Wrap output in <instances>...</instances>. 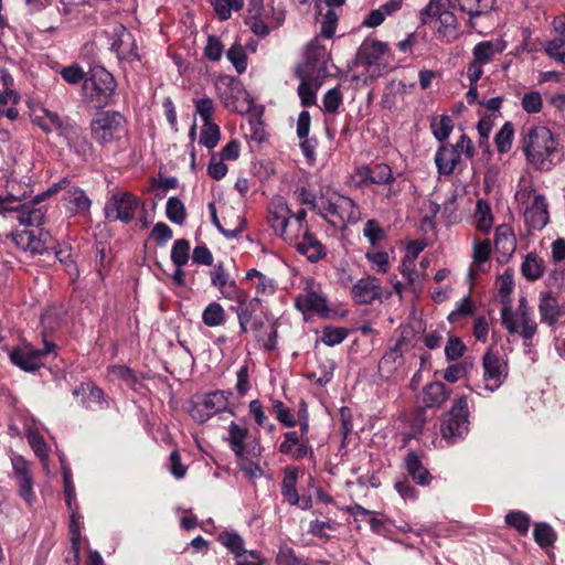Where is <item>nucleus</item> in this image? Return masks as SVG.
<instances>
[{
  "label": "nucleus",
  "instance_id": "1",
  "mask_svg": "<svg viewBox=\"0 0 565 565\" xmlns=\"http://www.w3.org/2000/svg\"><path fill=\"white\" fill-rule=\"evenodd\" d=\"M558 146V139L545 126L531 125L521 131V150L534 170L551 171L557 163Z\"/></svg>",
  "mask_w": 565,
  "mask_h": 565
},
{
  "label": "nucleus",
  "instance_id": "2",
  "mask_svg": "<svg viewBox=\"0 0 565 565\" xmlns=\"http://www.w3.org/2000/svg\"><path fill=\"white\" fill-rule=\"evenodd\" d=\"M285 21V10L274 0H248L244 23L258 38L267 36Z\"/></svg>",
  "mask_w": 565,
  "mask_h": 565
},
{
  "label": "nucleus",
  "instance_id": "3",
  "mask_svg": "<svg viewBox=\"0 0 565 565\" xmlns=\"http://www.w3.org/2000/svg\"><path fill=\"white\" fill-rule=\"evenodd\" d=\"M319 215L333 226H344L358 223L361 210L351 198L328 191L320 195Z\"/></svg>",
  "mask_w": 565,
  "mask_h": 565
},
{
  "label": "nucleus",
  "instance_id": "4",
  "mask_svg": "<svg viewBox=\"0 0 565 565\" xmlns=\"http://www.w3.org/2000/svg\"><path fill=\"white\" fill-rule=\"evenodd\" d=\"M501 322L510 334H520L525 347L532 345V340L537 332V323L532 317L527 300L522 297L513 309L510 305L501 308Z\"/></svg>",
  "mask_w": 565,
  "mask_h": 565
},
{
  "label": "nucleus",
  "instance_id": "5",
  "mask_svg": "<svg viewBox=\"0 0 565 565\" xmlns=\"http://www.w3.org/2000/svg\"><path fill=\"white\" fill-rule=\"evenodd\" d=\"M524 221L532 230H542L550 221L548 204L544 194L539 193L533 185H520L515 193Z\"/></svg>",
  "mask_w": 565,
  "mask_h": 565
},
{
  "label": "nucleus",
  "instance_id": "6",
  "mask_svg": "<svg viewBox=\"0 0 565 565\" xmlns=\"http://www.w3.org/2000/svg\"><path fill=\"white\" fill-rule=\"evenodd\" d=\"M268 221L273 231L290 245L309 232L308 226L300 223L295 225L291 210L281 198H275L269 202Z\"/></svg>",
  "mask_w": 565,
  "mask_h": 565
},
{
  "label": "nucleus",
  "instance_id": "7",
  "mask_svg": "<svg viewBox=\"0 0 565 565\" xmlns=\"http://www.w3.org/2000/svg\"><path fill=\"white\" fill-rule=\"evenodd\" d=\"M116 87L117 84L111 73L103 66H95L84 79L83 95L96 107H105L111 103Z\"/></svg>",
  "mask_w": 565,
  "mask_h": 565
},
{
  "label": "nucleus",
  "instance_id": "8",
  "mask_svg": "<svg viewBox=\"0 0 565 565\" xmlns=\"http://www.w3.org/2000/svg\"><path fill=\"white\" fill-rule=\"evenodd\" d=\"M126 131L127 121L119 111H100L90 121L92 138L103 146L120 139Z\"/></svg>",
  "mask_w": 565,
  "mask_h": 565
},
{
  "label": "nucleus",
  "instance_id": "9",
  "mask_svg": "<svg viewBox=\"0 0 565 565\" xmlns=\"http://www.w3.org/2000/svg\"><path fill=\"white\" fill-rule=\"evenodd\" d=\"M232 396L233 393L225 390L204 393L193 403L190 415L200 424L207 422L210 418L221 413L227 412L235 415L234 407L230 404Z\"/></svg>",
  "mask_w": 565,
  "mask_h": 565
},
{
  "label": "nucleus",
  "instance_id": "10",
  "mask_svg": "<svg viewBox=\"0 0 565 565\" xmlns=\"http://www.w3.org/2000/svg\"><path fill=\"white\" fill-rule=\"evenodd\" d=\"M468 401L461 396L457 398L440 425V434L448 445L463 439L469 430Z\"/></svg>",
  "mask_w": 565,
  "mask_h": 565
},
{
  "label": "nucleus",
  "instance_id": "11",
  "mask_svg": "<svg viewBox=\"0 0 565 565\" xmlns=\"http://www.w3.org/2000/svg\"><path fill=\"white\" fill-rule=\"evenodd\" d=\"M215 86L223 106L228 110L243 113L249 108L248 94L239 81L223 77Z\"/></svg>",
  "mask_w": 565,
  "mask_h": 565
},
{
  "label": "nucleus",
  "instance_id": "12",
  "mask_svg": "<svg viewBox=\"0 0 565 565\" xmlns=\"http://www.w3.org/2000/svg\"><path fill=\"white\" fill-rule=\"evenodd\" d=\"M248 436L249 429L246 426H242L235 422L230 424L226 440L238 460L243 461L248 458H257L262 455L263 447L259 441L256 439L247 441Z\"/></svg>",
  "mask_w": 565,
  "mask_h": 565
},
{
  "label": "nucleus",
  "instance_id": "13",
  "mask_svg": "<svg viewBox=\"0 0 565 565\" xmlns=\"http://www.w3.org/2000/svg\"><path fill=\"white\" fill-rule=\"evenodd\" d=\"M484 390L493 393L508 376L507 361L498 353L488 351L482 359Z\"/></svg>",
  "mask_w": 565,
  "mask_h": 565
},
{
  "label": "nucleus",
  "instance_id": "14",
  "mask_svg": "<svg viewBox=\"0 0 565 565\" xmlns=\"http://www.w3.org/2000/svg\"><path fill=\"white\" fill-rule=\"evenodd\" d=\"M502 47L492 41H482L472 50V61L467 66L469 82H478L483 74V66L490 63L493 57L502 52Z\"/></svg>",
  "mask_w": 565,
  "mask_h": 565
},
{
  "label": "nucleus",
  "instance_id": "15",
  "mask_svg": "<svg viewBox=\"0 0 565 565\" xmlns=\"http://www.w3.org/2000/svg\"><path fill=\"white\" fill-rule=\"evenodd\" d=\"M139 204V198L132 193L118 192L113 194L109 202L106 204V215L109 218L113 217L115 220L129 223L132 221Z\"/></svg>",
  "mask_w": 565,
  "mask_h": 565
},
{
  "label": "nucleus",
  "instance_id": "16",
  "mask_svg": "<svg viewBox=\"0 0 565 565\" xmlns=\"http://www.w3.org/2000/svg\"><path fill=\"white\" fill-rule=\"evenodd\" d=\"M58 190H64L63 200L73 214H87L89 212L92 202L82 189L64 179L50 188L46 194L56 193Z\"/></svg>",
  "mask_w": 565,
  "mask_h": 565
},
{
  "label": "nucleus",
  "instance_id": "17",
  "mask_svg": "<svg viewBox=\"0 0 565 565\" xmlns=\"http://www.w3.org/2000/svg\"><path fill=\"white\" fill-rule=\"evenodd\" d=\"M444 0H430L429 3L420 11V20L424 24L437 19L439 26L438 32L447 35L455 31L457 19L452 12L445 8Z\"/></svg>",
  "mask_w": 565,
  "mask_h": 565
},
{
  "label": "nucleus",
  "instance_id": "18",
  "mask_svg": "<svg viewBox=\"0 0 565 565\" xmlns=\"http://www.w3.org/2000/svg\"><path fill=\"white\" fill-rule=\"evenodd\" d=\"M54 350L55 344L51 342H44L43 350H36L33 347L26 344L13 350L10 354V359L12 363L20 369L32 372L41 367L42 356L53 352Z\"/></svg>",
  "mask_w": 565,
  "mask_h": 565
},
{
  "label": "nucleus",
  "instance_id": "19",
  "mask_svg": "<svg viewBox=\"0 0 565 565\" xmlns=\"http://www.w3.org/2000/svg\"><path fill=\"white\" fill-rule=\"evenodd\" d=\"M111 50L116 52L118 58L126 61H139L136 41L122 24H117L111 33Z\"/></svg>",
  "mask_w": 565,
  "mask_h": 565
},
{
  "label": "nucleus",
  "instance_id": "20",
  "mask_svg": "<svg viewBox=\"0 0 565 565\" xmlns=\"http://www.w3.org/2000/svg\"><path fill=\"white\" fill-rule=\"evenodd\" d=\"M351 296L358 305H371L383 296L380 280L373 276L359 279L351 288Z\"/></svg>",
  "mask_w": 565,
  "mask_h": 565
},
{
  "label": "nucleus",
  "instance_id": "21",
  "mask_svg": "<svg viewBox=\"0 0 565 565\" xmlns=\"http://www.w3.org/2000/svg\"><path fill=\"white\" fill-rule=\"evenodd\" d=\"M12 467L19 494L26 504L31 507L35 501V493L33 491V479L30 473L29 465L23 457L15 456L12 458Z\"/></svg>",
  "mask_w": 565,
  "mask_h": 565
},
{
  "label": "nucleus",
  "instance_id": "22",
  "mask_svg": "<svg viewBox=\"0 0 565 565\" xmlns=\"http://www.w3.org/2000/svg\"><path fill=\"white\" fill-rule=\"evenodd\" d=\"M32 122L39 126L44 132H57L60 136L68 129L70 121H64L60 115L55 111H51L46 108L35 109L31 116Z\"/></svg>",
  "mask_w": 565,
  "mask_h": 565
},
{
  "label": "nucleus",
  "instance_id": "23",
  "mask_svg": "<svg viewBox=\"0 0 565 565\" xmlns=\"http://www.w3.org/2000/svg\"><path fill=\"white\" fill-rule=\"evenodd\" d=\"M450 393L443 382H431L424 386L418 402L423 408H439L447 402Z\"/></svg>",
  "mask_w": 565,
  "mask_h": 565
},
{
  "label": "nucleus",
  "instance_id": "24",
  "mask_svg": "<svg viewBox=\"0 0 565 565\" xmlns=\"http://www.w3.org/2000/svg\"><path fill=\"white\" fill-rule=\"evenodd\" d=\"M210 275L211 285L220 291L223 298L227 300L237 299V294L241 292L242 289L230 278L222 263L215 265Z\"/></svg>",
  "mask_w": 565,
  "mask_h": 565
},
{
  "label": "nucleus",
  "instance_id": "25",
  "mask_svg": "<svg viewBox=\"0 0 565 565\" xmlns=\"http://www.w3.org/2000/svg\"><path fill=\"white\" fill-rule=\"evenodd\" d=\"M49 233H40L38 235L35 230L22 231L14 237L18 246L34 255H41L49 248Z\"/></svg>",
  "mask_w": 565,
  "mask_h": 565
},
{
  "label": "nucleus",
  "instance_id": "26",
  "mask_svg": "<svg viewBox=\"0 0 565 565\" xmlns=\"http://www.w3.org/2000/svg\"><path fill=\"white\" fill-rule=\"evenodd\" d=\"M230 301H234L237 303L235 312L237 315L239 328L242 332L246 333L248 331V326L253 320L257 306L260 303L262 300L258 297H255L249 300L247 294L244 290H242L241 292L237 294V299H231Z\"/></svg>",
  "mask_w": 565,
  "mask_h": 565
},
{
  "label": "nucleus",
  "instance_id": "27",
  "mask_svg": "<svg viewBox=\"0 0 565 565\" xmlns=\"http://www.w3.org/2000/svg\"><path fill=\"white\" fill-rule=\"evenodd\" d=\"M279 451L294 460H300L308 455L311 458L313 457L311 447H309L306 441L300 440L296 431H287L285 434V439L279 446Z\"/></svg>",
  "mask_w": 565,
  "mask_h": 565
},
{
  "label": "nucleus",
  "instance_id": "28",
  "mask_svg": "<svg viewBox=\"0 0 565 565\" xmlns=\"http://www.w3.org/2000/svg\"><path fill=\"white\" fill-rule=\"evenodd\" d=\"M296 307L301 312L324 313L328 311L327 298L312 289H305L296 298Z\"/></svg>",
  "mask_w": 565,
  "mask_h": 565
},
{
  "label": "nucleus",
  "instance_id": "29",
  "mask_svg": "<svg viewBox=\"0 0 565 565\" xmlns=\"http://www.w3.org/2000/svg\"><path fill=\"white\" fill-rule=\"evenodd\" d=\"M539 313L541 322L547 326H554L564 315L558 300L551 294H542L539 302Z\"/></svg>",
  "mask_w": 565,
  "mask_h": 565
},
{
  "label": "nucleus",
  "instance_id": "30",
  "mask_svg": "<svg viewBox=\"0 0 565 565\" xmlns=\"http://www.w3.org/2000/svg\"><path fill=\"white\" fill-rule=\"evenodd\" d=\"M73 395H82L83 405L92 411L103 409L107 405L103 391L92 383H82L73 391Z\"/></svg>",
  "mask_w": 565,
  "mask_h": 565
},
{
  "label": "nucleus",
  "instance_id": "31",
  "mask_svg": "<svg viewBox=\"0 0 565 565\" xmlns=\"http://www.w3.org/2000/svg\"><path fill=\"white\" fill-rule=\"evenodd\" d=\"M46 195V193L38 195L34 202L23 205L18 212V221L28 226L41 225L44 222L46 207L44 205H40V202Z\"/></svg>",
  "mask_w": 565,
  "mask_h": 565
},
{
  "label": "nucleus",
  "instance_id": "32",
  "mask_svg": "<svg viewBox=\"0 0 565 565\" xmlns=\"http://www.w3.org/2000/svg\"><path fill=\"white\" fill-rule=\"evenodd\" d=\"M294 245L299 254L306 256L307 259L312 263L318 262L326 256L323 245L310 232L303 235Z\"/></svg>",
  "mask_w": 565,
  "mask_h": 565
},
{
  "label": "nucleus",
  "instance_id": "33",
  "mask_svg": "<svg viewBox=\"0 0 565 565\" xmlns=\"http://www.w3.org/2000/svg\"><path fill=\"white\" fill-rule=\"evenodd\" d=\"M460 161V154L452 145H443L435 154V163L440 174H450Z\"/></svg>",
  "mask_w": 565,
  "mask_h": 565
},
{
  "label": "nucleus",
  "instance_id": "34",
  "mask_svg": "<svg viewBox=\"0 0 565 565\" xmlns=\"http://www.w3.org/2000/svg\"><path fill=\"white\" fill-rule=\"evenodd\" d=\"M494 246L504 258L510 257L516 248V238L512 228L501 224L495 228Z\"/></svg>",
  "mask_w": 565,
  "mask_h": 565
},
{
  "label": "nucleus",
  "instance_id": "35",
  "mask_svg": "<svg viewBox=\"0 0 565 565\" xmlns=\"http://www.w3.org/2000/svg\"><path fill=\"white\" fill-rule=\"evenodd\" d=\"M388 51V45L385 42L366 39L359 50V57L366 64H374L380 61Z\"/></svg>",
  "mask_w": 565,
  "mask_h": 565
},
{
  "label": "nucleus",
  "instance_id": "36",
  "mask_svg": "<svg viewBox=\"0 0 565 565\" xmlns=\"http://www.w3.org/2000/svg\"><path fill=\"white\" fill-rule=\"evenodd\" d=\"M404 465L406 471L417 484L427 486L430 482L431 476L416 452L409 451L404 459Z\"/></svg>",
  "mask_w": 565,
  "mask_h": 565
},
{
  "label": "nucleus",
  "instance_id": "37",
  "mask_svg": "<svg viewBox=\"0 0 565 565\" xmlns=\"http://www.w3.org/2000/svg\"><path fill=\"white\" fill-rule=\"evenodd\" d=\"M298 473V468L294 466L286 467L284 471V479L281 482V494L291 505H297L300 500L298 491L296 489Z\"/></svg>",
  "mask_w": 565,
  "mask_h": 565
},
{
  "label": "nucleus",
  "instance_id": "38",
  "mask_svg": "<svg viewBox=\"0 0 565 565\" xmlns=\"http://www.w3.org/2000/svg\"><path fill=\"white\" fill-rule=\"evenodd\" d=\"M67 128L68 129H65V131L62 134V137L66 139L70 148L83 157L89 153L92 150V145L78 129V127L71 122Z\"/></svg>",
  "mask_w": 565,
  "mask_h": 565
},
{
  "label": "nucleus",
  "instance_id": "39",
  "mask_svg": "<svg viewBox=\"0 0 565 565\" xmlns=\"http://www.w3.org/2000/svg\"><path fill=\"white\" fill-rule=\"evenodd\" d=\"M372 183L390 185L387 191L384 193L385 198L395 196L399 190L394 189L391 184L395 181V177L390 166L385 163H379L372 167Z\"/></svg>",
  "mask_w": 565,
  "mask_h": 565
},
{
  "label": "nucleus",
  "instance_id": "40",
  "mask_svg": "<svg viewBox=\"0 0 565 565\" xmlns=\"http://www.w3.org/2000/svg\"><path fill=\"white\" fill-rule=\"evenodd\" d=\"M246 278L252 281L256 292L263 296H271L277 289V284L274 278L264 275L255 268L247 271Z\"/></svg>",
  "mask_w": 565,
  "mask_h": 565
},
{
  "label": "nucleus",
  "instance_id": "41",
  "mask_svg": "<svg viewBox=\"0 0 565 565\" xmlns=\"http://www.w3.org/2000/svg\"><path fill=\"white\" fill-rule=\"evenodd\" d=\"M328 60L329 53L324 46L319 44L318 39L307 45L306 61L312 68H318V71L324 68Z\"/></svg>",
  "mask_w": 565,
  "mask_h": 565
},
{
  "label": "nucleus",
  "instance_id": "42",
  "mask_svg": "<svg viewBox=\"0 0 565 565\" xmlns=\"http://www.w3.org/2000/svg\"><path fill=\"white\" fill-rule=\"evenodd\" d=\"M202 321L210 328L223 326L226 321L224 308L216 301L210 302L202 312Z\"/></svg>",
  "mask_w": 565,
  "mask_h": 565
},
{
  "label": "nucleus",
  "instance_id": "43",
  "mask_svg": "<svg viewBox=\"0 0 565 565\" xmlns=\"http://www.w3.org/2000/svg\"><path fill=\"white\" fill-rule=\"evenodd\" d=\"M209 211L211 213V221L217 227V230L227 238H235L244 228L245 221L239 215L236 216V224L233 227H224L217 217L216 205L214 202H210Z\"/></svg>",
  "mask_w": 565,
  "mask_h": 565
},
{
  "label": "nucleus",
  "instance_id": "44",
  "mask_svg": "<svg viewBox=\"0 0 565 565\" xmlns=\"http://www.w3.org/2000/svg\"><path fill=\"white\" fill-rule=\"evenodd\" d=\"M544 262L535 254L526 255L522 263V274L530 280H536L543 275Z\"/></svg>",
  "mask_w": 565,
  "mask_h": 565
},
{
  "label": "nucleus",
  "instance_id": "45",
  "mask_svg": "<svg viewBox=\"0 0 565 565\" xmlns=\"http://www.w3.org/2000/svg\"><path fill=\"white\" fill-rule=\"evenodd\" d=\"M475 222L478 230L482 232H489L492 227V213L489 204L479 200L477 202L476 212H475Z\"/></svg>",
  "mask_w": 565,
  "mask_h": 565
},
{
  "label": "nucleus",
  "instance_id": "46",
  "mask_svg": "<svg viewBox=\"0 0 565 565\" xmlns=\"http://www.w3.org/2000/svg\"><path fill=\"white\" fill-rule=\"evenodd\" d=\"M430 128L435 138L438 141H444L454 128L452 119L447 115L434 117L430 121Z\"/></svg>",
  "mask_w": 565,
  "mask_h": 565
},
{
  "label": "nucleus",
  "instance_id": "47",
  "mask_svg": "<svg viewBox=\"0 0 565 565\" xmlns=\"http://www.w3.org/2000/svg\"><path fill=\"white\" fill-rule=\"evenodd\" d=\"M533 536L541 547H548L554 544L556 533L547 523L541 522L534 525Z\"/></svg>",
  "mask_w": 565,
  "mask_h": 565
},
{
  "label": "nucleus",
  "instance_id": "48",
  "mask_svg": "<svg viewBox=\"0 0 565 565\" xmlns=\"http://www.w3.org/2000/svg\"><path fill=\"white\" fill-rule=\"evenodd\" d=\"M373 270L386 274L391 268L390 255L385 250H372L365 254Z\"/></svg>",
  "mask_w": 565,
  "mask_h": 565
},
{
  "label": "nucleus",
  "instance_id": "49",
  "mask_svg": "<svg viewBox=\"0 0 565 565\" xmlns=\"http://www.w3.org/2000/svg\"><path fill=\"white\" fill-rule=\"evenodd\" d=\"M211 3L221 20H227L232 11H238L244 6V0H211Z\"/></svg>",
  "mask_w": 565,
  "mask_h": 565
},
{
  "label": "nucleus",
  "instance_id": "50",
  "mask_svg": "<svg viewBox=\"0 0 565 565\" xmlns=\"http://www.w3.org/2000/svg\"><path fill=\"white\" fill-rule=\"evenodd\" d=\"M513 136V125L510 121H507L497 132L494 138L497 149L500 153H505L511 149Z\"/></svg>",
  "mask_w": 565,
  "mask_h": 565
},
{
  "label": "nucleus",
  "instance_id": "51",
  "mask_svg": "<svg viewBox=\"0 0 565 565\" xmlns=\"http://www.w3.org/2000/svg\"><path fill=\"white\" fill-rule=\"evenodd\" d=\"M221 542L234 556L244 552V540L235 532L224 531L218 535Z\"/></svg>",
  "mask_w": 565,
  "mask_h": 565
},
{
  "label": "nucleus",
  "instance_id": "52",
  "mask_svg": "<svg viewBox=\"0 0 565 565\" xmlns=\"http://www.w3.org/2000/svg\"><path fill=\"white\" fill-rule=\"evenodd\" d=\"M221 137L220 128L216 124L204 122L202 125V130L200 135V143L205 146L209 149H213L216 147Z\"/></svg>",
  "mask_w": 565,
  "mask_h": 565
},
{
  "label": "nucleus",
  "instance_id": "53",
  "mask_svg": "<svg viewBox=\"0 0 565 565\" xmlns=\"http://www.w3.org/2000/svg\"><path fill=\"white\" fill-rule=\"evenodd\" d=\"M505 523L515 529L520 534H526L530 529L531 519L522 511H511L505 515Z\"/></svg>",
  "mask_w": 565,
  "mask_h": 565
},
{
  "label": "nucleus",
  "instance_id": "54",
  "mask_svg": "<svg viewBox=\"0 0 565 565\" xmlns=\"http://www.w3.org/2000/svg\"><path fill=\"white\" fill-rule=\"evenodd\" d=\"M190 243L186 239H177L171 249V260L175 267H183L189 260Z\"/></svg>",
  "mask_w": 565,
  "mask_h": 565
},
{
  "label": "nucleus",
  "instance_id": "55",
  "mask_svg": "<svg viewBox=\"0 0 565 565\" xmlns=\"http://www.w3.org/2000/svg\"><path fill=\"white\" fill-rule=\"evenodd\" d=\"M166 212L167 217L175 224H182L185 220V206L178 198L168 199Z\"/></svg>",
  "mask_w": 565,
  "mask_h": 565
},
{
  "label": "nucleus",
  "instance_id": "56",
  "mask_svg": "<svg viewBox=\"0 0 565 565\" xmlns=\"http://www.w3.org/2000/svg\"><path fill=\"white\" fill-rule=\"evenodd\" d=\"M544 51L555 62L565 64V39L555 38L547 41Z\"/></svg>",
  "mask_w": 565,
  "mask_h": 565
},
{
  "label": "nucleus",
  "instance_id": "57",
  "mask_svg": "<svg viewBox=\"0 0 565 565\" xmlns=\"http://www.w3.org/2000/svg\"><path fill=\"white\" fill-rule=\"evenodd\" d=\"M227 58L234 65L237 73L242 74L247 68V55L241 44H233L227 51Z\"/></svg>",
  "mask_w": 565,
  "mask_h": 565
},
{
  "label": "nucleus",
  "instance_id": "58",
  "mask_svg": "<svg viewBox=\"0 0 565 565\" xmlns=\"http://www.w3.org/2000/svg\"><path fill=\"white\" fill-rule=\"evenodd\" d=\"M363 235L372 246L385 238V232L376 220H369L364 224Z\"/></svg>",
  "mask_w": 565,
  "mask_h": 565
},
{
  "label": "nucleus",
  "instance_id": "59",
  "mask_svg": "<svg viewBox=\"0 0 565 565\" xmlns=\"http://www.w3.org/2000/svg\"><path fill=\"white\" fill-rule=\"evenodd\" d=\"M195 113L201 117L203 124L213 121L215 110L214 103L209 97L194 99Z\"/></svg>",
  "mask_w": 565,
  "mask_h": 565
},
{
  "label": "nucleus",
  "instance_id": "60",
  "mask_svg": "<svg viewBox=\"0 0 565 565\" xmlns=\"http://www.w3.org/2000/svg\"><path fill=\"white\" fill-rule=\"evenodd\" d=\"M348 335V330L344 328L326 327L322 331L321 341L333 347L341 343Z\"/></svg>",
  "mask_w": 565,
  "mask_h": 565
},
{
  "label": "nucleus",
  "instance_id": "61",
  "mask_svg": "<svg viewBox=\"0 0 565 565\" xmlns=\"http://www.w3.org/2000/svg\"><path fill=\"white\" fill-rule=\"evenodd\" d=\"M323 110L327 113L334 114L338 111L342 104V93L339 87L329 89L322 99Z\"/></svg>",
  "mask_w": 565,
  "mask_h": 565
},
{
  "label": "nucleus",
  "instance_id": "62",
  "mask_svg": "<svg viewBox=\"0 0 565 565\" xmlns=\"http://www.w3.org/2000/svg\"><path fill=\"white\" fill-rule=\"evenodd\" d=\"M277 565H307L301 558L297 557L295 551L284 544L279 547L276 556Z\"/></svg>",
  "mask_w": 565,
  "mask_h": 565
},
{
  "label": "nucleus",
  "instance_id": "63",
  "mask_svg": "<svg viewBox=\"0 0 565 565\" xmlns=\"http://www.w3.org/2000/svg\"><path fill=\"white\" fill-rule=\"evenodd\" d=\"M295 199L301 205H309L319 214L320 198L317 199L316 194L306 189L305 186L297 188L294 192Z\"/></svg>",
  "mask_w": 565,
  "mask_h": 565
},
{
  "label": "nucleus",
  "instance_id": "64",
  "mask_svg": "<svg viewBox=\"0 0 565 565\" xmlns=\"http://www.w3.org/2000/svg\"><path fill=\"white\" fill-rule=\"evenodd\" d=\"M60 74L62 78L71 85H76L86 78L83 67L77 64L63 67Z\"/></svg>",
  "mask_w": 565,
  "mask_h": 565
}]
</instances>
